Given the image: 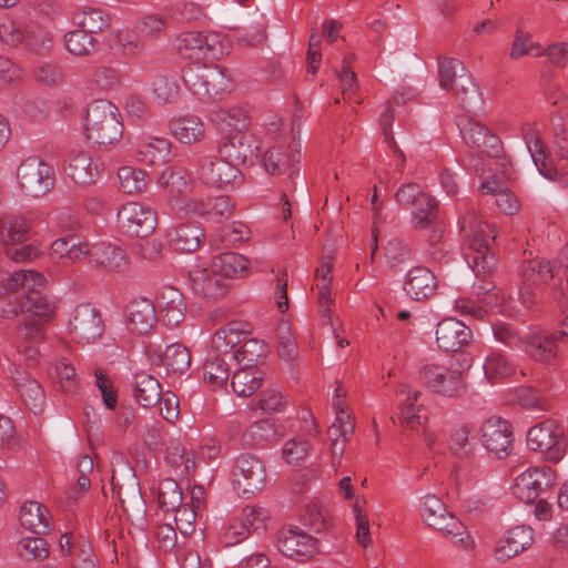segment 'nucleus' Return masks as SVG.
Instances as JSON below:
<instances>
[{"label": "nucleus", "mask_w": 568, "mask_h": 568, "mask_svg": "<svg viewBox=\"0 0 568 568\" xmlns=\"http://www.w3.org/2000/svg\"><path fill=\"white\" fill-rule=\"evenodd\" d=\"M156 323V308L151 300L139 297L130 302L128 306V327L130 331L146 334Z\"/></svg>", "instance_id": "nucleus-30"}, {"label": "nucleus", "mask_w": 568, "mask_h": 568, "mask_svg": "<svg viewBox=\"0 0 568 568\" xmlns=\"http://www.w3.org/2000/svg\"><path fill=\"white\" fill-rule=\"evenodd\" d=\"M169 128L171 134L183 144L199 142L205 132L204 123L195 115L172 119Z\"/></svg>", "instance_id": "nucleus-37"}, {"label": "nucleus", "mask_w": 568, "mask_h": 568, "mask_svg": "<svg viewBox=\"0 0 568 568\" xmlns=\"http://www.w3.org/2000/svg\"><path fill=\"white\" fill-rule=\"evenodd\" d=\"M158 500L164 511H173L182 506L183 494L179 484L172 478L160 481Z\"/></svg>", "instance_id": "nucleus-56"}, {"label": "nucleus", "mask_w": 568, "mask_h": 568, "mask_svg": "<svg viewBox=\"0 0 568 568\" xmlns=\"http://www.w3.org/2000/svg\"><path fill=\"white\" fill-rule=\"evenodd\" d=\"M412 225L416 230H432L434 235L433 241L442 236L443 226L438 217V204L435 197L430 194L422 196L419 203L410 207Z\"/></svg>", "instance_id": "nucleus-27"}, {"label": "nucleus", "mask_w": 568, "mask_h": 568, "mask_svg": "<svg viewBox=\"0 0 568 568\" xmlns=\"http://www.w3.org/2000/svg\"><path fill=\"white\" fill-rule=\"evenodd\" d=\"M532 542L534 529L530 526H515L499 540L495 558L498 561H507L528 549Z\"/></svg>", "instance_id": "nucleus-24"}, {"label": "nucleus", "mask_w": 568, "mask_h": 568, "mask_svg": "<svg viewBox=\"0 0 568 568\" xmlns=\"http://www.w3.org/2000/svg\"><path fill=\"white\" fill-rule=\"evenodd\" d=\"M136 156L148 165L164 164L171 156V142L164 138H148L139 143Z\"/></svg>", "instance_id": "nucleus-39"}, {"label": "nucleus", "mask_w": 568, "mask_h": 568, "mask_svg": "<svg viewBox=\"0 0 568 568\" xmlns=\"http://www.w3.org/2000/svg\"><path fill=\"white\" fill-rule=\"evenodd\" d=\"M276 546L283 556L297 562H307L321 552L318 539L298 528L280 530Z\"/></svg>", "instance_id": "nucleus-12"}, {"label": "nucleus", "mask_w": 568, "mask_h": 568, "mask_svg": "<svg viewBox=\"0 0 568 568\" xmlns=\"http://www.w3.org/2000/svg\"><path fill=\"white\" fill-rule=\"evenodd\" d=\"M467 252L465 258L476 275H488L495 270L497 258L490 248L496 239L495 227L481 220L475 210H469L459 219Z\"/></svg>", "instance_id": "nucleus-1"}, {"label": "nucleus", "mask_w": 568, "mask_h": 568, "mask_svg": "<svg viewBox=\"0 0 568 568\" xmlns=\"http://www.w3.org/2000/svg\"><path fill=\"white\" fill-rule=\"evenodd\" d=\"M191 165L195 176L205 185L233 189L242 183L243 174L235 164L217 155H200Z\"/></svg>", "instance_id": "nucleus-7"}, {"label": "nucleus", "mask_w": 568, "mask_h": 568, "mask_svg": "<svg viewBox=\"0 0 568 568\" xmlns=\"http://www.w3.org/2000/svg\"><path fill=\"white\" fill-rule=\"evenodd\" d=\"M187 89L200 99L215 98L229 90V78L216 64L192 63L183 71Z\"/></svg>", "instance_id": "nucleus-8"}, {"label": "nucleus", "mask_w": 568, "mask_h": 568, "mask_svg": "<svg viewBox=\"0 0 568 568\" xmlns=\"http://www.w3.org/2000/svg\"><path fill=\"white\" fill-rule=\"evenodd\" d=\"M24 43L29 49L33 51H40L48 49L52 43L51 34L43 27L38 23L30 22L24 24Z\"/></svg>", "instance_id": "nucleus-59"}, {"label": "nucleus", "mask_w": 568, "mask_h": 568, "mask_svg": "<svg viewBox=\"0 0 568 568\" xmlns=\"http://www.w3.org/2000/svg\"><path fill=\"white\" fill-rule=\"evenodd\" d=\"M34 80L44 87H58L64 82L63 68L55 61H42L33 70Z\"/></svg>", "instance_id": "nucleus-57"}, {"label": "nucleus", "mask_w": 568, "mask_h": 568, "mask_svg": "<svg viewBox=\"0 0 568 568\" xmlns=\"http://www.w3.org/2000/svg\"><path fill=\"white\" fill-rule=\"evenodd\" d=\"M47 284L45 277L32 270L16 271L11 274L4 273L0 276V295L4 292H20V296L39 292Z\"/></svg>", "instance_id": "nucleus-28"}, {"label": "nucleus", "mask_w": 568, "mask_h": 568, "mask_svg": "<svg viewBox=\"0 0 568 568\" xmlns=\"http://www.w3.org/2000/svg\"><path fill=\"white\" fill-rule=\"evenodd\" d=\"M510 402L535 417L551 410L550 400L540 393H511Z\"/></svg>", "instance_id": "nucleus-51"}, {"label": "nucleus", "mask_w": 568, "mask_h": 568, "mask_svg": "<svg viewBox=\"0 0 568 568\" xmlns=\"http://www.w3.org/2000/svg\"><path fill=\"white\" fill-rule=\"evenodd\" d=\"M232 390H258L265 385V374L258 367L242 366L230 379Z\"/></svg>", "instance_id": "nucleus-46"}, {"label": "nucleus", "mask_w": 568, "mask_h": 568, "mask_svg": "<svg viewBox=\"0 0 568 568\" xmlns=\"http://www.w3.org/2000/svg\"><path fill=\"white\" fill-rule=\"evenodd\" d=\"M91 266L110 273H123L130 266L126 252L111 243H97L92 245Z\"/></svg>", "instance_id": "nucleus-25"}, {"label": "nucleus", "mask_w": 568, "mask_h": 568, "mask_svg": "<svg viewBox=\"0 0 568 568\" xmlns=\"http://www.w3.org/2000/svg\"><path fill=\"white\" fill-rule=\"evenodd\" d=\"M211 267L221 277H242L250 268V261L241 254L224 252L213 257Z\"/></svg>", "instance_id": "nucleus-40"}, {"label": "nucleus", "mask_w": 568, "mask_h": 568, "mask_svg": "<svg viewBox=\"0 0 568 568\" xmlns=\"http://www.w3.org/2000/svg\"><path fill=\"white\" fill-rule=\"evenodd\" d=\"M484 371L487 378L509 376L513 373V366L506 357L498 353H493L487 356L484 364Z\"/></svg>", "instance_id": "nucleus-64"}, {"label": "nucleus", "mask_w": 568, "mask_h": 568, "mask_svg": "<svg viewBox=\"0 0 568 568\" xmlns=\"http://www.w3.org/2000/svg\"><path fill=\"white\" fill-rule=\"evenodd\" d=\"M438 282L435 274L426 266L410 268L404 281V291L415 301H425L435 295Z\"/></svg>", "instance_id": "nucleus-26"}, {"label": "nucleus", "mask_w": 568, "mask_h": 568, "mask_svg": "<svg viewBox=\"0 0 568 568\" xmlns=\"http://www.w3.org/2000/svg\"><path fill=\"white\" fill-rule=\"evenodd\" d=\"M190 278L194 292L207 298H217L225 292V283L222 277L212 270L194 268L190 272Z\"/></svg>", "instance_id": "nucleus-36"}, {"label": "nucleus", "mask_w": 568, "mask_h": 568, "mask_svg": "<svg viewBox=\"0 0 568 568\" xmlns=\"http://www.w3.org/2000/svg\"><path fill=\"white\" fill-rule=\"evenodd\" d=\"M116 216L120 229L129 236L146 237L155 231L158 225L156 212L151 206L139 202L124 203L118 210Z\"/></svg>", "instance_id": "nucleus-10"}, {"label": "nucleus", "mask_w": 568, "mask_h": 568, "mask_svg": "<svg viewBox=\"0 0 568 568\" xmlns=\"http://www.w3.org/2000/svg\"><path fill=\"white\" fill-rule=\"evenodd\" d=\"M84 128L88 139L100 145L116 142L123 133L119 109L106 100H95L89 104Z\"/></svg>", "instance_id": "nucleus-5"}, {"label": "nucleus", "mask_w": 568, "mask_h": 568, "mask_svg": "<svg viewBox=\"0 0 568 568\" xmlns=\"http://www.w3.org/2000/svg\"><path fill=\"white\" fill-rule=\"evenodd\" d=\"M524 139L538 172L549 181L558 182L561 186L568 185V175L555 166L539 132L527 126L524 130Z\"/></svg>", "instance_id": "nucleus-19"}, {"label": "nucleus", "mask_w": 568, "mask_h": 568, "mask_svg": "<svg viewBox=\"0 0 568 568\" xmlns=\"http://www.w3.org/2000/svg\"><path fill=\"white\" fill-rule=\"evenodd\" d=\"M179 80L173 74L160 73L152 82V97L160 105L173 104L180 97Z\"/></svg>", "instance_id": "nucleus-43"}, {"label": "nucleus", "mask_w": 568, "mask_h": 568, "mask_svg": "<svg viewBox=\"0 0 568 568\" xmlns=\"http://www.w3.org/2000/svg\"><path fill=\"white\" fill-rule=\"evenodd\" d=\"M564 329L549 334H542L535 337L527 347L529 355L540 363H551L558 352V342H566L568 339V325L567 317L562 323Z\"/></svg>", "instance_id": "nucleus-31"}, {"label": "nucleus", "mask_w": 568, "mask_h": 568, "mask_svg": "<svg viewBox=\"0 0 568 568\" xmlns=\"http://www.w3.org/2000/svg\"><path fill=\"white\" fill-rule=\"evenodd\" d=\"M457 126L467 145L477 148L491 158L499 155L503 149L501 141L487 126L468 115L458 116Z\"/></svg>", "instance_id": "nucleus-16"}, {"label": "nucleus", "mask_w": 568, "mask_h": 568, "mask_svg": "<svg viewBox=\"0 0 568 568\" xmlns=\"http://www.w3.org/2000/svg\"><path fill=\"white\" fill-rule=\"evenodd\" d=\"M67 50L77 57H87L94 52L97 40L83 29L69 31L64 36Z\"/></svg>", "instance_id": "nucleus-54"}, {"label": "nucleus", "mask_w": 568, "mask_h": 568, "mask_svg": "<svg viewBox=\"0 0 568 568\" xmlns=\"http://www.w3.org/2000/svg\"><path fill=\"white\" fill-rule=\"evenodd\" d=\"M420 516L427 526L440 532L454 545L469 549L474 545L466 526L434 494H426L420 499Z\"/></svg>", "instance_id": "nucleus-3"}, {"label": "nucleus", "mask_w": 568, "mask_h": 568, "mask_svg": "<svg viewBox=\"0 0 568 568\" xmlns=\"http://www.w3.org/2000/svg\"><path fill=\"white\" fill-rule=\"evenodd\" d=\"M219 118L229 128V134H233V131L235 133H243V130L248 125V116L240 106L220 110Z\"/></svg>", "instance_id": "nucleus-61"}, {"label": "nucleus", "mask_w": 568, "mask_h": 568, "mask_svg": "<svg viewBox=\"0 0 568 568\" xmlns=\"http://www.w3.org/2000/svg\"><path fill=\"white\" fill-rule=\"evenodd\" d=\"M19 305L22 313L38 317L48 318L54 313L53 304L41 291L20 296Z\"/></svg>", "instance_id": "nucleus-50"}, {"label": "nucleus", "mask_w": 568, "mask_h": 568, "mask_svg": "<svg viewBox=\"0 0 568 568\" xmlns=\"http://www.w3.org/2000/svg\"><path fill=\"white\" fill-rule=\"evenodd\" d=\"M333 407L335 419L328 429V436L332 440L333 457L341 459L346 443L351 440L354 434L356 424L339 393L334 396Z\"/></svg>", "instance_id": "nucleus-20"}, {"label": "nucleus", "mask_w": 568, "mask_h": 568, "mask_svg": "<svg viewBox=\"0 0 568 568\" xmlns=\"http://www.w3.org/2000/svg\"><path fill=\"white\" fill-rule=\"evenodd\" d=\"M165 460L178 476L187 477L195 473L194 453L187 452L178 440L170 442L165 453Z\"/></svg>", "instance_id": "nucleus-41"}, {"label": "nucleus", "mask_w": 568, "mask_h": 568, "mask_svg": "<svg viewBox=\"0 0 568 568\" xmlns=\"http://www.w3.org/2000/svg\"><path fill=\"white\" fill-rule=\"evenodd\" d=\"M527 446L544 459L558 463L566 454L567 439L562 427L555 419L548 418L529 428Z\"/></svg>", "instance_id": "nucleus-6"}, {"label": "nucleus", "mask_w": 568, "mask_h": 568, "mask_svg": "<svg viewBox=\"0 0 568 568\" xmlns=\"http://www.w3.org/2000/svg\"><path fill=\"white\" fill-rule=\"evenodd\" d=\"M366 500L364 498L357 497L353 505V513L355 517V526H356V539L357 542L367 547L371 539V530H369V520L367 513L365 510Z\"/></svg>", "instance_id": "nucleus-58"}, {"label": "nucleus", "mask_w": 568, "mask_h": 568, "mask_svg": "<svg viewBox=\"0 0 568 568\" xmlns=\"http://www.w3.org/2000/svg\"><path fill=\"white\" fill-rule=\"evenodd\" d=\"M104 321L101 312L91 303L75 306L69 321V332L78 344L95 343L104 332Z\"/></svg>", "instance_id": "nucleus-9"}, {"label": "nucleus", "mask_w": 568, "mask_h": 568, "mask_svg": "<svg viewBox=\"0 0 568 568\" xmlns=\"http://www.w3.org/2000/svg\"><path fill=\"white\" fill-rule=\"evenodd\" d=\"M217 154L240 168L251 154L248 136L244 133L229 134L221 141Z\"/></svg>", "instance_id": "nucleus-38"}, {"label": "nucleus", "mask_w": 568, "mask_h": 568, "mask_svg": "<svg viewBox=\"0 0 568 568\" xmlns=\"http://www.w3.org/2000/svg\"><path fill=\"white\" fill-rule=\"evenodd\" d=\"M19 520L22 527L37 535L47 534L52 526L51 515L38 501H26L20 508Z\"/></svg>", "instance_id": "nucleus-32"}, {"label": "nucleus", "mask_w": 568, "mask_h": 568, "mask_svg": "<svg viewBox=\"0 0 568 568\" xmlns=\"http://www.w3.org/2000/svg\"><path fill=\"white\" fill-rule=\"evenodd\" d=\"M158 308L165 326H179L184 321L186 311L183 294L173 286H163L158 293Z\"/></svg>", "instance_id": "nucleus-23"}, {"label": "nucleus", "mask_w": 568, "mask_h": 568, "mask_svg": "<svg viewBox=\"0 0 568 568\" xmlns=\"http://www.w3.org/2000/svg\"><path fill=\"white\" fill-rule=\"evenodd\" d=\"M399 418L403 425L412 429L427 420L426 409L420 402V393H412L407 396L402 406Z\"/></svg>", "instance_id": "nucleus-49"}, {"label": "nucleus", "mask_w": 568, "mask_h": 568, "mask_svg": "<svg viewBox=\"0 0 568 568\" xmlns=\"http://www.w3.org/2000/svg\"><path fill=\"white\" fill-rule=\"evenodd\" d=\"M438 81L440 88L453 91L464 110L471 112L480 109L481 93L470 73L458 59L443 58L438 61Z\"/></svg>", "instance_id": "nucleus-2"}, {"label": "nucleus", "mask_w": 568, "mask_h": 568, "mask_svg": "<svg viewBox=\"0 0 568 568\" xmlns=\"http://www.w3.org/2000/svg\"><path fill=\"white\" fill-rule=\"evenodd\" d=\"M300 151L295 144H277L270 148L263 156L265 170L272 175L287 174L291 184L300 175ZM294 185L290 186V191Z\"/></svg>", "instance_id": "nucleus-15"}, {"label": "nucleus", "mask_w": 568, "mask_h": 568, "mask_svg": "<svg viewBox=\"0 0 568 568\" xmlns=\"http://www.w3.org/2000/svg\"><path fill=\"white\" fill-rule=\"evenodd\" d=\"M156 183L170 197L175 199L191 190L192 180L186 169L172 165L163 169Z\"/></svg>", "instance_id": "nucleus-34"}, {"label": "nucleus", "mask_w": 568, "mask_h": 568, "mask_svg": "<svg viewBox=\"0 0 568 568\" xmlns=\"http://www.w3.org/2000/svg\"><path fill=\"white\" fill-rule=\"evenodd\" d=\"M471 339L470 328L456 318L448 317L437 324L436 343L443 352H460Z\"/></svg>", "instance_id": "nucleus-21"}, {"label": "nucleus", "mask_w": 568, "mask_h": 568, "mask_svg": "<svg viewBox=\"0 0 568 568\" xmlns=\"http://www.w3.org/2000/svg\"><path fill=\"white\" fill-rule=\"evenodd\" d=\"M253 332L250 323L231 321L215 331L211 338V351L215 356L229 354Z\"/></svg>", "instance_id": "nucleus-22"}, {"label": "nucleus", "mask_w": 568, "mask_h": 568, "mask_svg": "<svg viewBox=\"0 0 568 568\" xmlns=\"http://www.w3.org/2000/svg\"><path fill=\"white\" fill-rule=\"evenodd\" d=\"M166 237L175 251L192 253L204 240V230L197 222L181 223L169 230Z\"/></svg>", "instance_id": "nucleus-29"}, {"label": "nucleus", "mask_w": 568, "mask_h": 568, "mask_svg": "<svg viewBox=\"0 0 568 568\" xmlns=\"http://www.w3.org/2000/svg\"><path fill=\"white\" fill-rule=\"evenodd\" d=\"M145 355L152 365L164 367V384L166 390L179 388L191 367L192 356L190 349L182 343H172L162 349L156 342H149L145 345Z\"/></svg>", "instance_id": "nucleus-4"}, {"label": "nucleus", "mask_w": 568, "mask_h": 568, "mask_svg": "<svg viewBox=\"0 0 568 568\" xmlns=\"http://www.w3.org/2000/svg\"><path fill=\"white\" fill-rule=\"evenodd\" d=\"M31 225L20 214H3L0 216V244L6 246L22 244L27 241Z\"/></svg>", "instance_id": "nucleus-33"}, {"label": "nucleus", "mask_w": 568, "mask_h": 568, "mask_svg": "<svg viewBox=\"0 0 568 568\" xmlns=\"http://www.w3.org/2000/svg\"><path fill=\"white\" fill-rule=\"evenodd\" d=\"M470 429L463 425L455 427L449 437V448L454 455L464 457L473 452L474 445L469 438Z\"/></svg>", "instance_id": "nucleus-62"}, {"label": "nucleus", "mask_w": 568, "mask_h": 568, "mask_svg": "<svg viewBox=\"0 0 568 568\" xmlns=\"http://www.w3.org/2000/svg\"><path fill=\"white\" fill-rule=\"evenodd\" d=\"M24 23L12 20L9 16H0V41L17 45L22 43L24 39Z\"/></svg>", "instance_id": "nucleus-60"}, {"label": "nucleus", "mask_w": 568, "mask_h": 568, "mask_svg": "<svg viewBox=\"0 0 568 568\" xmlns=\"http://www.w3.org/2000/svg\"><path fill=\"white\" fill-rule=\"evenodd\" d=\"M73 20L90 34L102 32L110 26V16L100 8L85 7L73 14Z\"/></svg>", "instance_id": "nucleus-45"}, {"label": "nucleus", "mask_w": 568, "mask_h": 568, "mask_svg": "<svg viewBox=\"0 0 568 568\" xmlns=\"http://www.w3.org/2000/svg\"><path fill=\"white\" fill-rule=\"evenodd\" d=\"M202 378L211 387H224L230 381V371L226 362L220 356L207 359L202 367Z\"/></svg>", "instance_id": "nucleus-53"}, {"label": "nucleus", "mask_w": 568, "mask_h": 568, "mask_svg": "<svg viewBox=\"0 0 568 568\" xmlns=\"http://www.w3.org/2000/svg\"><path fill=\"white\" fill-rule=\"evenodd\" d=\"M120 190L125 194L141 193L146 189V173L136 168L122 166L118 171Z\"/></svg>", "instance_id": "nucleus-55"}, {"label": "nucleus", "mask_w": 568, "mask_h": 568, "mask_svg": "<svg viewBox=\"0 0 568 568\" xmlns=\"http://www.w3.org/2000/svg\"><path fill=\"white\" fill-rule=\"evenodd\" d=\"M111 40L115 41L120 55L128 59L138 57L144 48L138 30H118L110 34Z\"/></svg>", "instance_id": "nucleus-48"}, {"label": "nucleus", "mask_w": 568, "mask_h": 568, "mask_svg": "<svg viewBox=\"0 0 568 568\" xmlns=\"http://www.w3.org/2000/svg\"><path fill=\"white\" fill-rule=\"evenodd\" d=\"M267 355V345L257 338H245L233 352V358L240 366L257 367Z\"/></svg>", "instance_id": "nucleus-42"}, {"label": "nucleus", "mask_w": 568, "mask_h": 568, "mask_svg": "<svg viewBox=\"0 0 568 568\" xmlns=\"http://www.w3.org/2000/svg\"><path fill=\"white\" fill-rule=\"evenodd\" d=\"M233 476L237 491L251 496L263 487L266 473L263 463L257 457L243 454L236 459Z\"/></svg>", "instance_id": "nucleus-17"}, {"label": "nucleus", "mask_w": 568, "mask_h": 568, "mask_svg": "<svg viewBox=\"0 0 568 568\" xmlns=\"http://www.w3.org/2000/svg\"><path fill=\"white\" fill-rule=\"evenodd\" d=\"M419 379L426 387H444L452 390H458L455 381H450V373L448 368L437 365L429 364L425 365L419 371Z\"/></svg>", "instance_id": "nucleus-52"}, {"label": "nucleus", "mask_w": 568, "mask_h": 568, "mask_svg": "<svg viewBox=\"0 0 568 568\" xmlns=\"http://www.w3.org/2000/svg\"><path fill=\"white\" fill-rule=\"evenodd\" d=\"M480 442L484 448L495 457H507L513 448L514 434L508 420L493 416L480 426Z\"/></svg>", "instance_id": "nucleus-13"}, {"label": "nucleus", "mask_w": 568, "mask_h": 568, "mask_svg": "<svg viewBox=\"0 0 568 568\" xmlns=\"http://www.w3.org/2000/svg\"><path fill=\"white\" fill-rule=\"evenodd\" d=\"M521 283L542 286L554 277V267L549 261L532 258L524 262L519 268Z\"/></svg>", "instance_id": "nucleus-44"}, {"label": "nucleus", "mask_w": 568, "mask_h": 568, "mask_svg": "<svg viewBox=\"0 0 568 568\" xmlns=\"http://www.w3.org/2000/svg\"><path fill=\"white\" fill-rule=\"evenodd\" d=\"M555 481V473L549 466L528 468L519 474L513 486V494L525 503H532L540 493Z\"/></svg>", "instance_id": "nucleus-18"}, {"label": "nucleus", "mask_w": 568, "mask_h": 568, "mask_svg": "<svg viewBox=\"0 0 568 568\" xmlns=\"http://www.w3.org/2000/svg\"><path fill=\"white\" fill-rule=\"evenodd\" d=\"M20 187L27 195L41 196L54 185V171L39 158H28L17 170Z\"/></svg>", "instance_id": "nucleus-11"}, {"label": "nucleus", "mask_w": 568, "mask_h": 568, "mask_svg": "<svg viewBox=\"0 0 568 568\" xmlns=\"http://www.w3.org/2000/svg\"><path fill=\"white\" fill-rule=\"evenodd\" d=\"M65 171L74 183L91 184L100 175V164L89 153L78 152L70 156Z\"/></svg>", "instance_id": "nucleus-35"}, {"label": "nucleus", "mask_w": 568, "mask_h": 568, "mask_svg": "<svg viewBox=\"0 0 568 568\" xmlns=\"http://www.w3.org/2000/svg\"><path fill=\"white\" fill-rule=\"evenodd\" d=\"M234 204L225 195L209 199L206 219L213 222H221L231 216Z\"/></svg>", "instance_id": "nucleus-63"}, {"label": "nucleus", "mask_w": 568, "mask_h": 568, "mask_svg": "<svg viewBox=\"0 0 568 568\" xmlns=\"http://www.w3.org/2000/svg\"><path fill=\"white\" fill-rule=\"evenodd\" d=\"M17 555L23 561H43L50 555V546L41 537H24L17 545Z\"/></svg>", "instance_id": "nucleus-47"}, {"label": "nucleus", "mask_w": 568, "mask_h": 568, "mask_svg": "<svg viewBox=\"0 0 568 568\" xmlns=\"http://www.w3.org/2000/svg\"><path fill=\"white\" fill-rule=\"evenodd\" d=\"M174 45L181 55L194 60L214 59L222 53L220 37L215 33L183 32L176 37Z\"/></svg>", "instance_id": "nucleus-14"}]
</instances>
